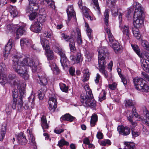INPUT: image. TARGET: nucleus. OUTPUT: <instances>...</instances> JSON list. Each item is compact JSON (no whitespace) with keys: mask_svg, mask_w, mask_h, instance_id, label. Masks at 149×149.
Masks as SVG:
<instances>
[{"mask_svg":"<svg viewBox=\"0 0 149 149\" xmlns=\"http://www.w3.org/2000/svg\"><path fill=\"white\" fill-rule=\"evenodd\" d=\"M22 55L16 51H14L12 57V67L14 70L25 80H28L29 75L28 74L27 67L29 66L32 68L33 73H37V65L33 60L30 58H26L20 62V58L22 57Z\"/></svg>","mask_w":149,"mask_h":149,"instance_id":"f257e3e1","label":"nucleus"},{"mask_svg":"<svg viewBox=\"0 0 149 149\" xmlns=\"http://www.w3.org/2000/svg\"><path fill=\"white\" fill-rule=\"evenodd\" d=\"M133 7L136 8L133 18L134 27L132 28V30L135 37H141V36L138 29L141 27L143 25V8L141 5L136 2H134Z\"/></svg>","mask_w":149,"mask_h":149,"instance_id":"f03ea898","label":"nucleus"},{"mask_svg":"<svg viewBox=\"0 0 149 149\" xmlns=\"http://www.w3.org/2000/svg\"><path fill=\"white\" fill-rule=\"evenodd\" d=\"M98 52L99 70L108 80V74L107 72L105 70V66L106 63V61L109 59V53L105 47H100L98 50Z\"/></svg>","mask_w":149,"mask_h":149,"instance_id":"7ed1b4c3","label":"nucleus"},{"mask_svg":"<svg viewBox=\"0 0 149 149\" xmlns=\"http://www.w3.org/2000/svg\"><path fill=\"white\" fill-rule=\"evenodd\" d=\"M18 81L17 80L14 81L13 83L14 85H17V88L19 89V91L20 95L19 96L18 99L16 100H13V102L12 104H9V105L13 109H15L17 106L18 110L20 112L23 109V107L22 106L23 104L22 98L25 96L26 91L23 85H22L20 86L19 85H18Z\"/></svg>","mask_w":149,"mask_h":149,"instance_id":"20e7f679","label":"nucleus"},{"mask_svg":"<svg viewBox=\"0 0 149 149\" xmlns=\"http://www.w3.org/2000/svg\"><path fill=\"white\" fill-rule=\"evenodd\" d=\"M86 94L82 93L80 96V101L82 104L86 107L94 108L96 105V101L94 100L92 91L89 90Z\"/></svg>","mask_w":149,"mask_h":149,"instance_id":"39448f33","label":"nucleus"},{"mask_svg":"<svg viewBox=\"0 0 149 149\" xmlns=\"http://www.w3.org/2000/svg\"><path fill=\"white\" fill-rule=\"evenodd\" d=\"M133 82L135 88L137 90H140L143 92H147L149 91V86L142 78L135 77L133 79Z\"/></svg>","mask_w":149,"mask_h":149,"instance_id":"423d86ee","label":"nucleus"},{"mask_svg":"<svg viewBox=\"0 0 149 149\" xmlns=\"http://www.w3.org/2000/svg\"><path fill=\"white\" fill-rule=\"evenodd\" d=\"M53 48L54 51L60 56V62L62 66L64 68L68 67V62L64 50L58 46H53Z\"/></svg>","mask_w":149,"mask_h":149,"instance_id":"0eeeda50","label":"nucleus"},{"mask_svg":"<svg viewBox=\"0 0 149 149\" xmlns=\"http://www.w3.org/2000/svg\"><path fill=\"white\" fill-rule=\"evenodd\" d=\"M6 70V66L3 64L0 65V83L2 84H5L7 81L6 75L4 72Z\"/></svg>","mask_w":149,"mask_h":149,"instance_id":"6e6552de","label":"nucleus"},{"mask_svg":"<svg viewBox=\"0 0 149 149\" xmlns=\"http://www.w3.org/2000/svg\"><path fill=\"white\" fill-rule=\"evenodd\" d=\"M49 109L52 112H54L57 107V99L56 96L50 97L48 101Z\"/></svg>","mask_w":149,"mask_h":149,"instance_id":"1a4fd4ad","label":"nucleus"},{"mask_svg":"<svg viewBox=\"0 0 149 149\" xmlns=\"http://www.w3.org/2000/svg\"><path fill=\"white\" fill-rule=\"evenodd\" d=\"M14 43V40L12 39H10L7 44L5 46L3 51V56L5 58H6L8 56Z\"/></svg>","mask_w":149,"mask_h":149,"instance_id":"9d476101","label":"nucleus"},{"mask_svg":"<svg viewBox=\"0 0 149 149\" xmlns=\"http://www.w3.org/2000/svg\"><path fill=\"white\" fill-rule=\"evenodd\" d=\"M37 77V79L38 83L43 86H45L48 83L47 78L45 74L44 73L42 75L40 74L38 75Z\"/></svg>","mask_w":149,"mask_h":149,"instance_id":"9b49d317","label":"nucleus"},{"mask_svg":"<svg viewBox=\"0 0 149 149\" xmlns=\"http://www.w3.org/2000/svg\"><path fill=\"white\" fill-rule=\"evenodd\" d=\"M26 25L23 24L21 26H19L16 31V36L17 37L21 36L23 35H25L26 34Z\"/></svg>","mask_w":149,"mask_h":149,"instance_id":"f8f14e48","label":"nucleus"},{"mask_svg":"<svg viewBox=\"0 0 149 149\" xmlns=\"http://www.w3.org/2000/svg\"><path fill=\"white\" fill-rule=\"evenodd\" d=\"M66 12L69 21L70 20L71 18L73 17L74 19H76L75 13L74 10L73 5L69 6L66 10Z\"/></svg>","mask_w":149,"mask_h":149,"instance_id":"ddd939ff","label":"nucleus"},{"mask_svg":"<svg viewBox=\"0 0 149 149\" xmlns=\"http://www.w3.org/2000/svg\"><path fill=\"white\" fill-rule=\"evenodd\" d=\"M65 40L68 41L70 51L74 53H77L74 38H64Z\"/></svg>","mask_w":149,"mask_h":149,"instance_id":"4468645a","label":"nucleus"},{"mask_svg":"<svg viewBox=\"0 0 149 149\" xmlns=\"http://www.w3.org/2000/svg\"><path fill=\"white\" fill-rule=\"evenodd\" d=\"M117 130L119 134L124 136L129 135L130 132V128L127 126L125 127L118 126L117 128Z\"/></svg>","mask_w":149,"mask_h":149,"instance_id":"2eb2a0df","label":"nucleus"},{"mask_svg":"<svg viewBox=\"0 0 149 149\" xmlns=\"http://www.w3.org/2000/svg\"><path fill=\"white\" fill-rule=\"evenodd\" d=\"M18 143L22 145H25L28 142L24 134L22 132L19 133L17 136Z\"/></svg>","mask_w":149,"mask_h":149,"instance_id":"dca6fc26","label":"nucleus"},{"mask_svg":"<svg viewBox=\"0 0 149 149\" xmlns=\"http://www.w3.org/2000/svg\"><path fill=\"white\" fill-rule=\"evenodd\" d=\"M118 10L117 7L116 6H113L111 8V12L112 15L114 17L117 16L118 14L119 15L118 19L119 20L120 23L121 22L122 14L118 12Z\"/></svg>","mask_w":149,"mask_h":149,"instance_id":"f3484780","label":"nucleus"},{"mask_svg":"<svg viewBox=\"0 0 149 149\" xmlns=\"http://www.w3.org/2000/svg\"><path fill=\"white\" fill-rule=\"evenodd\" d=\"M91 5L95 10L94 13L98 15L100 14V9L99 6L98 0H92Z\"/></svg>","mask_w":149,"mask_h":149,"instance_id":"a211bd4d","label":"nucleus"},{"mask_svg":"<svg viewBox=\"0 0 149 149\" xmlns=\"http://www.w3.org/2000/svg\"><path fill=\"white\" fill-rule=\"evenodd\" d=\"M81 54L80 52H77L76 53V56L71 55L70 58L72 61H74L75 63H79L81 60Z\"/></svg>","mask_w":149,"mask_h":149,"instance_id":"6ab92c4d","label":"nucleus"},{"mask_svg":"<svg viewBox=\"0 0 149 149\" xmlns=\"http://www.w3.org/2000/svg\"><path fill=\"white\" fill-rule=\"evenodd\" d=\"M17 80H18L19 81V82L18 83V85H19L20 86H21L23 85L24 87V88H25L24 85V84L20 85L19 84V81L17 79H15V80L13 81L12 83L13 85L15 86H17V85L16 84L14 85L13 84V82H14V81H17ZM17 88L18 90H17V89H14L13 90V91H12V96L13 98V100H17V98L18 96V93L17 90H19V89H18V88ZM19 93V95H20V93Z\"/></svg>","mask_w":149,"mask_h":149,"instance_id":"aec40b11","label":"nucleus"},{"mask_svg":"<svg viewBox=\"0 0 149 149\" xmlns=\"http://www.w3.org/2000/svg\"><path fill=\"white\" fill-rule=\"evenodd\" d=\"M41 124L44 132L46 131L45 129L48 128L49 124L47 123L45 116H42L41 118Z\"/></svg>","mask_w":149,"mask_h":149,"instance_id":"412c9836","label":"nucleus"},{"mask_svg":"<svg viewBox=\"0 0 149 149\" xmlns=\"http://www.w3.org/2000/svg\"><path fill=\"white\" fill-rule=\"evenodd\" d=\"M75 118V117L72 116L69 113H66L61 117L60 120L61 122H62L63 120H66L69 122H72Z\"/></svg>","mask_w":149,"mask_h":149,"instance_id":"4be33fe9","label":"nucleus"},{"mask_svg":"<svg viewBox=\"0 0 149 149\" xmlns=\"http://www.w3.org/2000/svg\"><path fill=\"white\" fill-rule=\"evenodd\" d=\"M30 29L33 32H39L41 30V27L38 22H36L33 25H31Z\"/></svg>","mask_w":149,"mask_h":149,"instance_id":"5701e85b","label":"nucleus"},{"mask_svg":"<svg viewBox=\"0 0 149 149\" xmlns=\"http://www.w3.org/2000/svg\"><path fill=\"white\" fill-rule=\"evenodd\" d=\"M47 91V87L46 86H43L38 91V97L40 100H42L44 96L45 93Z\"/></svg>","mask_w":149,"mask_h":149,"instance_id":"b1692460","label":"nucleus"},{"mask_svg":"<svg viewBox=\"0 0 149 149\" xmlns=\"http://www.w3.org/2000/svg\"><path fill=\"white\" fill-rule=\"evenodd\" d=\"M46 51V55L48 60H52L54 58V54L53 51L50 49L49 48L45 49Z\"/></svg>","mask_w":149,"mask_h":149,"instance_id":"393cba45","label":"nucleus"},{"mask_svg":"<svg viewBox=\"0 0 149 149\" xmlns=\"http://www.w3.org/2000/svg\"><path fill=\"white\" fill-rule=\"evenodd\" d=\"M82 11V13L88 19H90L91 20H93V19L91 16L89 15V10L85 6H84L81 9Z\"/></svg>","mask_w":149,"mask_h":149,"instance_id":"a878e982","label":"nucleus"},{"mask_svg":"<svg viewBox=\"0 0 149 149\" xmlns=\"http://www.w3.org/2000/svg\"><path fill=\"white\" fill-rule=\"evenodd\" d=\"M9 9L11 15L13 17H16L18 15V13L15 6H10Z\"/></svg>","mask_w":149,"mask_h":149,"instance_id":"bb28decb","label":"nucleus"},{"mask_svg":"<svg viewBox=\"0 0 149 149\" xmlns=\"http://www.w3.org/2000/svg\"><path fill=\"white\" fill-rule=\"evenodd\" d=\"M40 42L43 47L45 49L49 48V41L46 38H40Z\"/></svg>","mask_w":149,"mask_h":149,"instance_id":"cd10ccee","label":"nucleus"},{"mask_svg":"<svg viewBox=\"0 0 149 149\" xmlns=\"http://www.w3.org/2000/svg\"><path fill=\"white\" fill-rule=\"evenodd\" d=\"M106 40L113 47L118 45V42L114 38H105Z\"/></svg>","mask_w":149,"mask_h":149,"instance_id":"c85d7f7f","label":"nucleus"},{"mask_svg":"<svg viewBox=\"0 0 149 149\" xmlns=\"http://www.w3.org/2000/svg\"><path fill=\"white\" fill-rule=\"evenodd\" d=\"M124 149H136L135 147V144L133 142H125Z\"/></svg>","mask_w":149,"mask_h":149,"instance_id":"c756f323","label":"nucleus"},{"mask_svg":"<svg viewBox=\"0 0 149 149\" xmlns=\"http://www.w3.org/2000/svg\"><path fill=\"white\" fill-rule=\"evenodd\" d=\"M141 64L143 70L146 72H149V64H148L146 61L141 60Z\"/></svg>","mask_w":149,"mask_h":149,"instance_id":"7c9ffc66","label":"nucleus"},{"mask_svg":"<svg viewBox=\"0 0 149 149\" xmlns=\"http://www.w3.org/2000/svg\"><path fill=\"white\" fill-rule=\"evenodd\" d=\"M122 29H123L124 36L125 37H129L130 36L129 32L128 26L124 25L122 27Z\"/></svg>","mask_w":149,"mask_h":149,"instance_id":"2f4dec72","label":"nucleus"},{"mask_svg":"<svg viewBox=\"0 0 149 149\" xmlns=\"http://www.w3.org/2000/svg\"><path fill=\"white\" fill-rule=\"evenodd\" d=\"M6 128L5 125H2V127L1 130V137L0 138V141H2L4 138L6 132Z\"/></svg>","mask_w":149,"mask_h":149,"instance_id":"473e14b6","label":"nucleus"},{"mask_svg":"<svg viewBox=\"0 0 149 149\" xmlns=\"http://www.w3.org/2000/svg\"><path fill=\"white\" fill-rule=\"evenodd\" d=\"M124 102L125 103V106L126 107L134 106L136 104L134 102L130 99L126 100Z\"/></svg>","mask_w":149,"mask_h":149,"instance_id":"72a5a7b5","label":"nucleus"},{"mask_svg":"<svg viewBox=\"0 0 149 149\" xmlns=\"http://www.w3.org/2000/svg\"><path fill=\"white\" fill-rule=\"evenodd\" d=\"M49 66L54 73L58 74L59 73V70L55 63H53L52 64H50Z\"/></svg>","mask_w":149,"mask_h":149,"instance_id":"f704fd0d","label":"nucleus"},{"mask_svg":"<svg viewBox=\"0 0 149 149\" xmlns=\"http://www.w3.org/2000/svg\"><path fill=\"white\" fill-rule=\"evenodd\" d=\"M69 143L68 142L65 141L64 139H61L58 141V144L57 145L61 149H62V147L64 145L68 146Z\"/></svg>","mask_w":149,"mask_h":149,"instance_id":"c9c22d12","label":"nucleus"},{"mask_svg":"<svg viewBox=\"0 0 149 149\" xmlns=\"http://www.w3.org/2000/svg\"><path fill=\"white\" fill-rule=\"evenodd\" d=\"M131 46L133 50L140 57H142V54L140 52V49L138 46L137 45H133L132 44L131 45Z\"/></svg>","mask_w":149,"mask_h":149,"instance_id":"e433bc0d","label":"nucleus"},{"mask_svg":"<svg viewBox=\"0 0 149 149\" xmlns=\"http://www.w3.org/2000/svg\"><path fill=\"white\" fill-rule=\"evenodd\" d=\"M97 120V116L96 114L93 115L91 118L90 124L91 126H94L96 124Z\"/></svg>","mask_w":149,"mask_h":149,"instance_id":"4c0bfd02","label":"nucleus"},{"mask_svg":"<svg viewBox=\"0 0 149 149\" xmlns=\"http://www.w3.org/2000/svg\"><path fill=\"white\" fill-rule=\"evenodd\" d=\"M46 15H38V18L37 19L39 23L42 24L45 22L46 21Z\"/></svg>","mask_w":149,"mask_h":149,"instance_id":"58836bf2","label":"nucleus"},{"mask_svg":"<svg viewBox=\"0 0 149 149\" xmlns=\"http://www.w3.org/2000/svg\"><path fill=\"white\" fill-rule=\"evenodd\" d=\"M16 25H13V24H8L7 26V32L8 31H9L8 33L9 32L11 33L13 32V31L15 29L16 27Z\"/></svg>","mask_w":149,"mask_h":149,"instance_id":"ea45409f","label":"nucleus"},{"mask_svg":"<svg viewBox=\"0 0 149 149\" xmlns=\"http://www.w3.org/2000/svg\"><path fill=\"white\" fill-rule=\"evenodd\" d=\"M109 11L108 10H106L104 13V21L106 25L108 26V19L109 17Z\"/></svg>","mask_w":149,"mask_h":149,"instance_id":"a19ab883","label":"nucleus"},{"mask_svg":"<svg viewBox=\"0 0 149 149\" xmlns=\"http://www.w3.org/2000/svg\"><path fill=\"white\" fill-rule=\"evenodd\" d=\"M20 42L21 45L22 44L28 46L30 44L31 40H29L28 38H23L20 40Z\"/></svg>","mask_w":149,"mask_h":149,"instance_id":"79ce46f5","label":"nucleus"},{"mask_svg":"<svg viewBox=\"0 0 149 149\" xmlns=\"http://www.w3.org/2000/svg\"><path fill=\"white\" fill-rule=\"evenodd\" d=\"M76 32H74L73 30L71 33V34L73 36H75L77 37H81V33L79 29L77 27L76 29Z\"/></svg>","mask_w":149,"mask_h":149,"instance_id":"37998d69","label":"nucleus"},{"mask_svg":"<svg viewBox=\"0 0 149 149\" xmlns=\"http://www.w3.org/2000/svg\"><path fill=\"white\" fill-rule=\"evenodd\" d=\"M106 93L104 90H103L100 94L99 100L100 102H102L106 98Z\"/></svg>","mask_w":149,"mask_h":149,"instance_id":"c03bdc74","label":"nucleus"},{"mask_svg":"<svg viewBox=\"0 0 149 149\" xmlns=\"http://www.w3.org/2000/svg\"><path fill=\"white\" fill-rule=\"evenodd\" d=\"M141 44L147 50H149V45L148 43L145 40L141 39Z\"/></svg>","mask_w":149,"mask_h":149,"instance_id":"a18cd8bd","label":"nucleus"},{"mask_svg":"<svg viewBox=\"0 0 149 149\" xmlns=\"http://www.w3.org/2000/svg\"><path fill=\"white\" fill-rule=\"evenodd\" d=\"M85 56L87 58L88 61H91L93 56V54L91 53H90L88 52H86Z\"/></svg>","mask_w":149,"mask_h":149,"instance_id":"49530a36","label":"nucleus"},{"mask_svg":"<svg viewBox=\"0 0 149 149\" xmlns=\"http://www.w3.org/2000/svg\"><path fill=\"white\" fill-rule=\"evenodd\" d=\"M37 5H35L33 4H30L29 6L27 7L26 9V12L27 13H31L33 12L34 10V7Z\"/></svg>","mask_w":149,"mask_h":149,"instance_id":"de8ad7c7","label":"nucleus"},{"mask_svg":"<svg viewBox=\"0 0 149 149\" xmlns=\"http://www.w3.org/2000/svg\"><path fill=\"white\" fill-rule=\"evenodd\" d=\"M45 1L48 5L51 8L54 9L55 8L54 3L52 0H46Z\"/></svg>","mask_w":149,"mask_h":149,"instance_id":"09e8293b","label":"nucleus"},{"mask_svg":"<svg viewBox=\"0 0 149 149\" xmlns=\"http://www.w3.org/2000/svg\"><path fill=\"white\" fill-rule=\"evenodd\" d=\"M60 88L61 91L64 92H66L68 89V88L66 86V85L63 83H60L59 84Z\"/></svg>","mask_w":149,"mask_h":149,"instance_id":"8fccbe9b","label":"nucleus"},{"mask_svg":"<svg viewBox=\"0 0 149 149\" xmlns=\"http://www.w3.org/2000/svg\"><path fill=\"white\" fill-rule=\"evenodd\" d=\"M131 130L132 135L133 137H137L140 134V132L136 131L134 129H133V128H131Z\"/></svg>","mask_w":149,"mask_h":149,"instance_id":"3c124183","label":"nucleus"},{"mask_svg":"<svg viewBox=\"0 0 149 149\" xmlns=\"http://www.w3.org/2000/svg\"><path fill=\"white\" fill-rule=\"evenodd\" d=\"M113 47L116 53L120 52V51L121 50L122 47V46L119 45V44L117 46H113Z\"/></svg>","mask_w":149,"mask_h":149,"instance_id":"603ef678","label":"nucleus"},{"mask_svg":"<svg viewBox=\"0 0 149 149\" xmlns=\"http://www.w3.org/2000/svg\"><path fill=\"white\" fill-rule=\"evenodd\" d=\"M30 142L31 145L34 146L36 145V142L35 141V138L32 135H30V136L29 138Z\"/></svg>","mask_w":149,"mask_h":149,"instance_id":"864d4df0","label":"nucleus"},{"mask_svg":"<svg viewBox=\"0 0 149 149\" xmlns=\"http://www.w3.org/2000/svg\"><path fill=\"white\" fill-rule=\"evenodd\" d=\"M87 33L88 36L89 37H91L93 36L92 34V30L88 27V25H87Z\"/></svg>","mask_w":149,"mask_h":149,"instance_id":"5fc2aeb1","label":"nucleus"},{"mask_svg":"<svg viewBox=\"0 0 149 149\" xmlns=\"http://www.w3.org/2000/svg\"><path fill=\"white\" fill-rule=\"evenodd\" d=\"M142 57H141V58H143L145 59L144 60H146L148 61V60L149 59V52H145L144 54L142 55Z\"/></svg>","mask_w":149,"mask_h":149,"instance_id":"6e6d98bb","label":"nucleus"},{"mask_svg":"<svg viewBox=\"0 0 149 149\" xmlns=\"http://www.w3.org/2000/svg\"><path fill=\"white\" fill-rule=\"evenodd\" d=\"M38 15L37 13L35 12H33L30 14L29 19L31 20H33L37 16L38 17Z\"/></svg>","mask_w":149,"mask_h":149,"instance_id":"4d7b16f0","label":"nucleus"},{"mask_svg":"<svg viewBox=\"0 0 149 149\" xmlns=\"http://www.w3.org/2000/svg\"><path fill=\"white\" fill-rule=\"evenodd\" d=\"M101 79V77L100 75L98 74L97 73L96 75V79L95 80V83L96 84H98L100 82V80Z\"/></svg>","mask_w":149,"mask_h":149,"instance_id":"13d9d810","label":"nucleus"},{"mask_svg":"<svg viewBox=\"0 0 149 149\" xmlns=\"http://www.w3.org/2000/svg\"><path fill=\"white\" fill-rule=\"evenodd\" d=\"M141 74L143 76V77L146 80L149 81V75L146 74L145 72H143L141 73Z\"/></svg>","mask_w":149,"mask_h":149,"instance_id":"bf43d9fd","label":"nucleus"},{"mask_svg":"<svg viewBox=\"0 0 149 149\" xmlns=\"http://www.w3.org/2000/svg\"><path fill=\"white\" fill-rule=\"evenodd\" d=\"M12 108L11 107V106L9 105H8V106L6 108V113L8 114H10L12 110Z\"/></svg>","mask_w":149,"mask_h":149,"instance_id":"052dcab7","label":"nucleus"},{"mask_svg":"<svg viewBox=\"0 0 149 149\" xmlns=\"http://www.w3.org/2000/svg\"><path fill=\"white\" fill-rule=\"evenodd\" d=\"M90 74H84L83 81L84 82L87 81L89 79Z\"/></svg>","mask_w":149,"mask_h":149,"instance_id":"680f3d73","label":"nucleus"},{"mask_svg":"<svg viewBox=\"0 0 149 149\" xmlns=\"http://www.w3.org/2000/svg\"><path fill=\"white\" fill-rule=\"evenodd\" d=\"M122 81L123 82V84L124 85H125L127 84V80L124 77L123 75H120V77Z\"/></svg>","mask_w":149,"mask_h":149,"instance_id":"e2e57ef3","label":"nucleus"},{"mask_svg":"<svg viewBox=\"0 0 149 149\" xmlns=\"http://www.w3.org/2000/svg\"><path fill=\"white\" fill-rule=\"evenodd\" d=\"M45 34V36L46 37H49L52 36H53L52 32L51 31H47Z\"/></svg>","mask_w":149,"mask_h":149,"instance_id":"0e129e2a","label":"nucleus"},{"mask_svg":"<svg viewBox=\"0 0 149 149\" xmlns=\"http://www.w3.org/2000/svg\"><path fill=\"white\" fill-rule=\"evenodd\" d=\"M116 84L115 83H113L112 84H110L109 85V87L111 90H113L116 88Z\"/></svg>","mask_w":149,"mask_h":149,"instance_id":"69168bd1","label":"nucleus"},{"mask_svg":"<svg viewBox=\"0 0 149 149\" xmlns=\"http://www.w3.org/2000/svg\"><path fill=\"white\" fill-rule=\"evenodd\" d=\"M105 31L108 35L109 38L112 37L113 35L109 29L107 28L106 29Z\"/></svg>","mask_w":149,"mask_h":149,"instance_id":"338daca9","label":"nucleus"},{"mask_svg":"<svg viewBox=\"0 0 149 149\" xmlns=\"http://www.w3.org/2000/svg\"><path fill=\"white\" fill-rule=\"evenodd\" d=\"M143 114L146 118L149 120V111L146 109H145L143 111Z\"/></svg>","mask_w":149,"mask_h":149,"instance_id":"774afa93","label":"nucleus"}]
</instances>
